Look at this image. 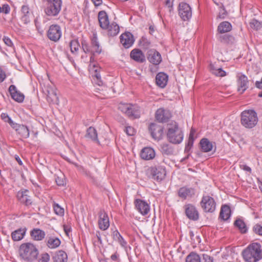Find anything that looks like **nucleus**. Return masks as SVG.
<instances>
[{
    "mask_svg": "<svg viewBox=\"0 0 262 262\" xmlns=\"http://www.w3.org/2000/svg\"><path fill=\"white\" fill-rule=\"evenodd\" d=\"M167 138L169 142L174 144L182 142L184 137L183 132L177 122L170 121L167 125Z\"/></svg>",
    "mask_w": 262,
    "mask_h": 262,
    "instance_id": "1",
    "label": "nucleus"
},
{
    "mask_svg": "<svg viewBox=\"0 0 262 262\" xmlns=\"http://www.w3.org/2000/svg\"><path fill=\"white\" fill-rule=\"evenodd\" d=\"M244 259L246 262H257L262 258L261 245L257 243L249 245L242 252Z\"/></svg>",
    "mask_w": 262,
    "mask_h": 262,
    "instance_id": "2",
    "label": "nucleus"
},
{
    "mask_svg": "<svg viewBox=\"0 0 262 262\" xmlns=\"http://www.w3.org/2000/svg\"><path fill=\"white\" fill-rule=\"evenodd\" d=\"M20 257L27 262H33L36 260L39 254L36 246L31 243L22 244L19 249Z\"/></svg>",
    "mask_w": 262,
    "mask_h": 262,
    "instance_id": "3",
    "label": "nucleus"
},
{
    "mask_svg": "<svg viewBox=\"0 0 262 262\" xmlns=\"http://www.w3.org/2000/svg\"><path fill=\"white\" fill-rule=\"evenodd\" d=\"M241 122L242 125L247 128H252L258 122V117L256 112L253 110L243 111L241 113Z\"/></svg>",
    "mask_w": 262,
    "mask_h": 262,
    "instance_id": "4",
    "label": "nucleus"
},
{
    "mask_svg": "<svg viewBox=\"0 0 262 262\" xmlns=\"http://www.w3.org/2000/svg\"><path fill=\"white\" fill-rule=\"evenodd\" d=\"M118 109L130 119H136L140 117V108L137 105L120 103L118 105Z\"/></svg>",
    "mask_w": 262,
    "mask_h": 262,
    "instance_id": "5",
    "label": "nucleus"
},
{
    "mask_svg": "<svg viewBox=\"0 0 262 262\" xmlns=\"http://www.w3.org/2000/svg\"><path fill=\"white\" fill-rule=\"evenodd\" d=\"M148 177L157 181H161L166 176V170L161 166H155L148 168L146 171Z\"/></svg>",
    "mask_w": 262,
    "mask_h": 262,
    "instance_id": "6",
    "label": "nucleus"
},
{
    "mask_svg": "<svg viewBox=\"0 0 262 262\" xmlns=\"http://www.w3.org/2000/svg\"><path fill=\"white\" fill-rule=\"evenodd\" d=\"M48 6L45 9V13L48 16H56L61 10V0H46Z\"/></svg>",
    "mask_w": 262,
    "mask_h": 262,
    "instance_id": "7",
    "label": "nucleus"
},
{
    "mask_svg": "<svg viewBox=\"0 0 262 262\" xmlns=\"http://www.w3.org/2000/svg\"><path fill=\"white\" fill-rule=\"evenodd\" d=\"M203 210L206 212H213L215 210L216 203L213 198L209 195H204L200 202Z\"/></svg>",
    "mask_w": 262,
    "mask_h": 262,
    "instance_id": "8",
    "label": "nucleus"
},
{
    "mask_svg": "<svg viewBox=\"0 0 262 262\" xmlns=\"http://www.w3.org/2000/svg\"><path fill=\"white\" fill-rule=\"evenodd\" d=\"M179 13L183 20H187L191 17V9L188 4L182 2L179 4Z\"/></svg>",
    "mask_w": 262,
    "mask_h": 262,
    "instance_id": "9",
    "label": "nucleus"
},
{
    "mask_svg": "<svg viewBox=\"0 0 262 262\" xmlns=\"http://www.w3.org/2000/svg\"><path fill=\"white\" fill-rule=\"evenodd\" d=\"M47 36L48 38L55 42L58 41L61 36V31L58 25H51L48 31Z\"/></svg>",
    "mask_w": 262,
    "mask_h": 262,
    "instance_id": "10",
    "label": "nucleus"
},
{
    "mask_svg": "<svg viewBox=\"0 0 262 262\" xmlns=\"http://www.w3.org/2000/svg\"><path fill=\"white\" fill-rule=\"evenodd\" d=\"M149 130L152 137L157 140L162 139L163 134V127L155 123H151L149 125Z\"/></svg>",
    "mask_w": 262,
    "mask_h": 262,
    "instance_id": "11",
    "label": "nucleus"
},
{
    "mask_svg": "<svg viewBox=\"0 0 262 262\" xmlns=\"http://www.w3.org/2000/svg\"><path fill=\"white\" fill-rule=\"evenodd\" d=\"M155 117L159 122L164 123L167 122L171 117V114L169 110L160 108L156 111Z\"/></svg>",
    "mask_w": 262,
    "mask_h": 262,
    "instance_id": "12",
    "label": "nucleus"
},
{
    "mask_svg": "<svg viewBox=\"0 0 262 262\" xmlns=\"http://www.w3.org/2000/svg\"><path fill=\"white\" fill-rule=\"evenodd\" d=\"M98 225L100 229L106 230L110 226L108 215L104 210H101L99 213Z\"/></svg>",
    "mask_w": 262,
    "mask_h": 262,
    "instance_id": "13",
    "label": "nucleus"
},
{
    "mask_svg": "<svg viewBox=\"0 0 262 262\" xmlns=\"http://www.w3.org/2000/svg\"><path fill=\"white\" fill-rule=\"evenodd\" d=\"M185 211L187 217L193 221H196L199 217V212L195 207L192 204H188L184 206Z\"/></svg>",
    "mask_w": 262,
    "mask_h": 262,
    "instance_id": "14",
    "label": "nucleus"
},
{
    "mask_svg": "<svg viewBox=\"0 0 262 262\" xmlns=\"http://www.w3.org/2000/svg\"><path fill=\"white\" fill-rule=\"evenodd\" d=\"M48 101L53 103H57L59 101L57 96L56 90L51 86H47L44 90Z\"/></svg>",
    "mask_w": 262,
    "mask_h": 262,
    "instance_id": "15",
    "label": "nucleus"
},
{
    "mask_svg": "<svg viewBox=\"0 0 262 262\" xmlns=\"http://www.w3.org/2000/svg\"><path fill=\"white\" fill-rule=\"evenodd\" d=\"M29 190L25 189L17 192V198L18 201L26 206L32 204V201L31 196L29 195Z\"/></svg>",
    "mask_w": 262,
    "mask_h": 262,
    "instance_id": "16",
    "label": "nucleus"
},
{
    "mask_svg": "<svg viewBox=\"0 0 262 262\" xmlns=\"http://www.w3.org/2000/svg\"><path fill=\"white\" fill-rule=\"evenodd\" d=\"M135 206L137 210L143 215H146L150 210V207L148 203L140 199H137L135 202Z\"/></svg>",
    "mask_w": 262,
    "mask_h": 262,
    "instance_id": "17",
    "label": "nucleus"
},
{
    "mask_svg": "<svg viewBox=\"0 0 262 262\" xmlns=\"http://www.w3.org/2000/svg\"><path fill=\"white\" fill-rule=\"evenodd\" d=\"M195 189L191 187H187L186 186L180 188L178 190V196L186 200L187 198H192L195 194Z\"/></svg>",
    "mask_w": 262,
    "mask_h": 262,
    "instance_id": "18",
    "label": "nucleus"
},
{
    "mask_svg": "<svg viewBox=\"0 0 262 262\" xmlns=\"http://www.w3.org/2000/svg\"><path fill=\"white\" fill-rule=\"evenodd\" d=\"M120 42L125 48H128L134 42L133 35L129 32L122 34L120 37Z\"/></svg>",
    "mask_w": 262,
    "mask_h": 262,
    "instance_id": "19",
    "label": "nucleus"
},
{
    "mask_svg": "<svg viewBox=\"0 0 262 262\" xmlns=\"http://www.w3.org/2000/svg\"><path fill=\"white\" fill-rule=\"evenodd\" d=\"M147 59L148 61L155 65H158L162 61L161 54L157 51L151 50L148 52Z\"/></svg>",
    "mask_w": 262,
    "mask_h": 262,
    "instance_id": "20",
    "label": "nucleus"
},
{
    "mask_svg": "<svg viewBox=\"0 0 262 262\" xmlns=\"http://www.w3.org/2000/svg\"><path fill=\"white\" fill-rule=\"evenodd\" d=\"M13 125L12 128L15 130L21 138L26 139L29 137V130L26 126L16 123Z\"/></svg>",
    "mask_w": 262,
    "mask_h": 262,
    "instance_id": "21",
    "label": "nucleus"
},
{
    "mask_svg": "<svg viewBox=\"0 0 262 262\" xmlns=\"http://www.w3.org/2000/svg\"><path fill=\"white\" fill-rule=\"evenodd\" d=\"M21 21L25 25L28 24L30 22L32 18V14L30 11L29 8L28 6L24 5L21 7Z\"/></svg>",
    "mask_w": 262,
    "mask_h": 262,
    "instance_id": "22",
    "label": "nucleus"
},
{
    "mask_svg": "<svg viewBox=\"0 0 262 262\" xmlns=\"http://www.w3.org/2000/svg\"><path fill=\"white\" fill-rule=\"evenodd\" d=\"M98 18L100 27L103 29H107L108 28L109 20L108 17L104 11H100L98 13Z\"/></svg>",
    "mask_w": 262,
    "mask_h": 262,
    "instance_id": "23",
    "label": "nucleus"
},
{
    "mask_svg": "<svg viewBox=\"0 0 262 262\" xmlns=\"http://www.w3.org/2000/svg\"><path fill=\"white\" fill-rule=\"evenodd\" d=\"M9 91L12 99L18 102L24 101V95L17 90L14 85H11L9 88Z\"/></svg>",
    "mask_w": 262,
    "mask_h": 262,
    "instance_id": "24",
    "label": "nucleus"
},
{
    "mask_svg": "<svg viewBox=\"0 0 262 262\" xmlns=\"http://www.w3.org/2000/svg\"><path fill=\"white\" fill-rule=\"evenodd\" d=\"M156 153L154 149L151 147L143 148L140 153V157L142 159L149 160L155 157Z\"/></svg>",
    "mask_w": 262,
    "mask_h": 262,
    "instance_id": "25",
    "label": "nucleus"
},
{
    "mask_svg": "<svg viewBox=\"0 0 262 262\" xmlns=\"http://www.w3.org/2000/svg\"><path fill=\"white\" fill-rule=\"evenodd\" d=\"M237 83L239 86L238 91L242 90V93H243L248 88L247 84L249 82L248 78L244 74H238L237 76Z\"/></svg>",
    "mask_w": 262,
    "mask_h": 262,
    "instance_id": "26",
    "label": "nucleus"
},
{
    "mask_svg": "<svg viewBox=\"0 0 262 262\" xmlns=\"http://www.w3.org/2000/svg\"><path fill=\"white\" fill-rule=\"evenodd\" d=\"M168 76L163 72L159 73L156 77L157 84L160 88H164L167 84L168 81Z\"/></svg>",
    "mask_w": 262,
    "mask_h": 262,
    "instance_id": "27",
    "label": "nucleus"
},
{
    "mask_svg": "<svg viewBox=\"0 0 262 262\" xmlns=\"http://www.w3.org/2000/svg\"><path fill=\"white\" fill-rule=\"evenodd\" d=\"M130 56L133 59L138 62L142 63L145 60L144 54L139 49L133 50L130 52Z\"/></svg>",
    "mask_w": 262,
    "mask_h": 262,
    "instance_id": "28",
    "label": "nucleus"
},
{
    "mask_svg": "<svg viewBox=\"0 0 262 262\" xmlns=\"http://www.w3.org/2000/svg\"><path fill=\"white\" fill-rule=\"evenodd\" d=\"M45 232L38 228H34L30 232L31 238L35 241H41L45 237Z\"/></svg>",
    "mask_w": 262,
    "mask_h": 262,
    "instance_id": "29",
    "label": "nucleus"
},
{
    "mask_svg": "<svg viewBox=\"0 0 262 262\" xmlns=\"http://www.w3.org/2000/svg\"><path fill=\"white\" fill-rule=\"evenodd\" d=\"M27 231L26 228H19L11 233V237L14 241H19L23 239Z\"/></svg>",
    "mask_w": 262,
    "mask_h": 262,
    "instance_id": "30",
    "label": "nucleus"
},
{
    "mask_svg": "<svg viewBox=\"0 0 262 262\" xmlns=\"http://www.w3.org/2000/svg\"><path fill=\"white\" fill-rule=\"evenodd\" d=\"M200 147L203 152H207L211 151L213 148V144L207 138H203L200 142Z\"/></svg>",
    "mask_w": 262,
    "mask_h": 262,
    "instance_id": "31",
    "label": "nucleus"
},
{
    "mask_svg": "<svg viewBox=\"0 0 262 262\" xmlns=\"http://www.w3.org/2000/svg\"><path fill=\"white\" fill-rule=\"evenodd\" d=\"M231 215V209L227 205H224L222 206L220 212V218L223 221H227L229 219Z\"/></svg>",
    "mask_w": 262,
    "mask_h": 262,
    "instance_id": "32",
    "label": "nucleus"
},
{
    "mask_svg": "<svg viewBox=\"0 0 262 262\" xmlns=\"http://www.w3.org/2000/svg\"><path fill=\"white\" fill-rule=\"evenodd\" d=\"M85 137L91 139L92 141L99 144L97 138V133L96 129L93 127H90L87 129Z\"/></svg>",
    "mask_w": 262,
    "mask_h": 262,
    "instance_id": "33",
    "label": "nucleus"
},
{
    "mask_svg": "<svg viewBox=\"0 0 262 262\" xmlns=\"http://www.w3.org/2000/svg\"><path fill=\"white\" fill-rule=\"evenodd\" d=\"M232 28V25L229 22L225 21L219 24L217 27V31L221 34H223L230 31Z\"/></svg>",
    "mask_w": 262,
    "mask_h": 262,
    "instance_id": "34",
    "label": "nucleus"
},
{
    "mask_svg": "<svg viewBox=\"0 0 262 262\" xmlns=\"http://www.w3.org/2000/svg\"><path fill=\"white\" fill-rule=\"evenodd\" d=\"M91 45L93 49V51L100 54L101 52V49L98 41L97 35L96 32L93 33V36L91 38Z\"/></svg>",
    "mask_w": 262,
    "mask_h": 262,
    "instance_id": "35",
    "label": "nucleus"
},
{
    "mask_svg": "<svg viewBox=\"0 0 262 262\" xmlns=\"http://www.w3.org/2000/svg\"><path fill=\"white\" fill-rule=\"evenodd\" d=\"M67 258L66 253L62 250L57 251L53 256L54 262H66Z\"/></svg>",
    "mask_w": 262,
    "mask_h": 262,
    "instance_id": "36",
    "label": "nucleus"
},
{
    "mask_svg": "<svg viewBox=\"0 0 262 262\" xmlns=\"http://www.w3.org/2000/svg\"><path fill=\"white\" fill-rule=\"evenodd\" d=\"M108 35L111 36H114L117 35L119 32V27L116 23H112L110 26L108 25Z\"/></svg>",
    "mask_w": 262,
    "mask_h": 262,
    "instance_id": "37",
    "label": "nucleus"
},
{
    "mask_svg": "<svg viewBox=\"0 0 262 262\" xmlns=\"http://www.w3.org/2000/svg\"><path fill=\"white\" fill-rule=\"evenodd\" d=\"M161 152L163 155H171L173 153V149L168 144L163 143L161 145Z\"/></svg>",
    "mask_w": 262,
    "mask_h": 262,
    "instance_id": "38",
    "label": "nucleus"
},
{
    "mask_svg": "<svg viewBox=\"0 0 262 262\" xmlns=\"http://www.w3.org/2000/svg\"><path fill=\"white\" fill-rule=\"evenodd\" d=\"M113 239L117 241L122 247H125L126 242L124 241L122 236L117 230H115L112 233Z\"/></svg>",
    "mask_w": 262,
    "mask_h": 262,
    "instance_id": "39",
    "label": "nucleus"
},
{
    "mask_svg": "<svg viewBox=\"0 0 262 262\" xmlns=\"http://www.w3.org/2000/svg\"><path fill=\"white\" fill-rule=\"evenodd\" d=\"M218 40L223 43H232L234 41V38L231 35L224 34L220 35L218 37Z\"/></svg>",
    "mask_w": 262,
    "mask_h": 262,
    "instance_id": "40",
    "label": "nucleus"
},
{
    "mask_svg": "<svg viewBox=\"0 0 262 262\" xmlns=\"http://www.w3.org/2000/svg\"><path fill=\"white\" fill-rule=\"evenodd\" d=\"M234 226L237 227L242 233H246L247 228L244 222L240 219H237L234 223Z\"/></svg>",
    "mask_w": 262,
    "mask_h": 262,
    "instance_id": "41",
    "label": "nucleus"
},
{
    "mask_svg": "<svg viewBox=\"0 0 262 262\" xmlns=\"http://www.w3.org/2000/svg\"><path fill=\"white\" fill-rule=\"evenodd\" d=\"M60 241L58 238L50 237L47 242V245L50 248H55L60 244Z\"/></svg>",
    "mask_w": 262,
    "mask_h": 262,
    "instance_id": "42",
    "label": "nucleus"
},
{
    "mask_svg": "<svg viewBox=\"0 0 262 262\" xmlns=\"http://www.w3.org/2000/svg\"><path fill=\"white\" fill-rule=\"evenodd\" d=\"M186 262H200V256L194 252H191L186 258Z\"/></svg>",
    "mask_w": 262,
    "mask_h": 262,
    "instance_id": "43",
    "label": "nucleus"
},
{
    "mask_svg": "<svg viewBox=\"0 0 262 262\" xmlns=\"http://www.w3.org/2000/svg\"><path fill=\"white\" fill-rule=\"evenodd\" d=\"M71 51L72 53L77 54L80 47V45L77 40H72L70 42Z\"/></svg>",
    "mask_w": 262,
    "mask_h": 262,
    "instance_id": "44",
    "label": "nucleus"
},
{
    "mask_svg": "<svg viewBox=\"0 0 262 262\" xmlns=\"http://www.w3.org/2000/svg\"><path fill=\"white\" fill-rule=\"evenodd\" d=\"M249 25L251 28L255 30H260L262 27L261 23L255 19H252L250 22Z\"/></svg>",
    "mask_w": 262,
    "mask_h": 262,
    "instance_id": "45",
    "label": "nucleus"
},
{
    "mask_svg": "<svg viewBox=\"0 0 262 262\" xmlns=\"http://www.w3.org/2000/svg\"><path fill=\"white\" fill-rule=\"evenodd\" d=\"M150 44V42L145 37H142L139 41L140 47L144 49H147L149 48Z\"/></svg>",
    "mask_w": 262,
    "mask_h": 262,
    "instance_id": "46",
    "label": "nucleus"
},
{
    "mask_svg": "<svg viewBox=\"0 0 262 262\" xmlns=\"http://www.w3.org/2000/svg\"><path fill=\"white\" fill-rule=\"evenodd\" d=\"M221 5V9L219 13V14L217 16V18L220 19H224L225 17L227 15V12L225 10V8L222 3L220 4Z\"/></svg>",
    "mask_w": 262,
    "mask_h": 262,
    "instance_id": "47",
    "label": "nucleus"
},
{
    "mask_svg": "<svg viewBox=\"0 0 262 262\" xmlns=\"http://www.w3.org/2000/svg\"><path fill=\"white\" fill-rule=\"evenodd\" d=\"M55 213L58 215L62 216L64 214V209L61 208L58 204H55L53 206Z\"/></svg>",
    "mask_w": 262,
    "mask_h": 262,
    "instance_id": "48",
    "label": "nucleus"
},
{
    "mask_svg": "<svg viewBox=\"0 0 262 262\" xmlns=\"http://www.w3.org/2000/svg\"><path fill=\"white\" fill-rule=\"evenodd\" d=\"M1 118L5 122H8L12 127L13 126V124H14L15 123L6 113H2L1 114Z\"/></svg>",
    "mask_w": 262,
    "mask_h": 262,
    "instance_id": "49",
    "label": "nucleus"
},
{
    "mask_svg": "<svg viewBox=\"0 0 262 262\" xmlns=\"http://www.w3.org/2000/svg\"><path fill=\"white\" fill-rule=\"evenodd\" d=\"M81 46H82V49L84 53H87L90 52L91 51L90 49V47L86 40H82Z\"/></svg>",
    "mask_w": 262,
    "mask_h": 262,
    "instance_id": "50",
    "label": "nucleus"
},
{
    "mask_svg": "<svg viewBox=\"0 0 262 262\" xmlns=\"http://www.w3.org/2000/svg\"><path fill=\"white\" fill-rule=\"evenodd\" d=\"M50 256L47 253H42L38 259V262H49Z\"/></svg>",
    "mask_w": 262,
    "mask_h": 262,
    "instance_id": "51",
    "label": "nucleus"
},
{
    "mask_svg": "<svg viewBox=\"0 0 262 262\" xmlns=\"http://www.w3.org/2000/svg\"><path fill=\"white\" fill-rule=\"evenodd\" d=\"M10 8L8 4H4L2 6H0V13L8 14L10 12Z\"/></svg>",
    "mask_w": 262,
    "mask_h": 262,
    "instance_id": "52",
    "label": "nucleus"
},
{
    "mask_svg": "<svg viewBox=\"0 0 262 262\" xmlns=\"http://www.w3.org/2000/svg\"><path fill=\"white\" fill-rule=\"evenodd\" d=\"M253 230L256 234L262 236V226L256 224L253 227Z\"/></svg>",
    "mask_w": 262,
    "mask_h": 262,
    "instance_id": "53",
    "label": "nucleus"
},
{
    "mask_svg": "<svg viewBox=\"0 0 262 262\" xmlns=\"http://www.w3.org/2000/svg\"><path fill=\"white\" fill-rule=\"evenodd\" d=\"M213 74L216 76L223 77L226 75V72L222 68H219L215 71H213Z\"/></svg>",
    "mask_w": 262,
    "mask_h": 262,
    "instance_id": "54",
    "label": "nucleus"
},
{
    "mask_svg": "<svg viewBox=\"0 0 262 262\" xmlns=\"http://www.w3.org/2000/svg\"><path fill=\"white\" fill-rule=\"evenodd\" d=\"M55 181L57 185L58 186H63L65 183L64 177L63 176L61 177L57 176L55 178Z\"/></svg>",
    "mask_w": 262,
    "mask_h": 262,
    "instance_id": "55",
    "label": "nucleus"
},
{
    "mask_svg": "<svg viewBox=\"0 0 262 262\" xmlns=\"http://www.w3.org/2000/svg\"><path fill=\"white\" fill-rule=\"evenodd\" d=\"M125 132L128 136H133L135 133V130L133 127L127 126L125 128Z\"/></svg>",
    "mask_w": 262,
    "mask_h": 262,
    "instance_id": "56",
    "label": "nucleus"
},
{
    "mask_svg": "<svg viewBox=\"0 0 262 262\" xmlns=\"http://www.w3.org/2000/svg\"><path fill=\"white\" fill-rule=\"evenodd\" d=\"M200 262H213V258L207 254H203V259Z\"/></svg>",
    "mask_w": 262,
    "mask_h": 262,
    "instance_id": "57",
    "label": "nucleus"
},
{
    "mask_svg": "<svg viewBox=\"0 0 262 262\" xmlns=\"http://www.w3.org/2000/svg\"><path fill=\"white\" fill-rule=\"evenodd\" d=\"M3 41L5 42V43L9 47H12L13 45L12 41L9 37L5 36L3 38Z\"/></svg>",
    "mask_w": 262,
    "mask_h": 262,
    "instance_id": "58",
    "label": "nucleus"
},
{
    "mask_svg": "<svg viewBox=\"0 0 262 262\" xmlns=\"http://www.w3.org/2000/svg\"><path fill=\"white\" fill-rule=\"evenodd\" d=\"M194 140L188 139L187 144L185 146V150H189L193 145Z\"/></svg>",
    "mask_w": 262,
    "mask_h": 262,
    "instance_id": "59",
    "label": "nucleus"
},
{
    "mask_svg": "<svg viewBox=\"0 0 262 262\" xmlns=\"http://www.w3.org/2000/svg\"><path fill=\"white\" fill-rule=\"evenodd\" d=\"M6 77L5 72L3 71L2 68L0 67V82H3L6 78Z\"/></svg>",
    "mask_w": 262,
    "mask_h": 262,
    "instance_id": "60",
    "label": "nucleus"
},
{
    "mask_svg": "<svg viewBox=\"0 0 262 262\" xmlns=\"http://www.w3.org/2000/svg\"><path fill=\"white\" fill-rule=\"evenodd\" d=\"M119 254L117 252H116L114 254L112 255V256H111V258L112 260L118 261L119 260Z\"/></svg>",
    "mask_w": 262,
    "mask_h": 262,
    "instance_id": "61",
    "label": "nucleus"
},
{
    "mask_svg": "<svg viewBox=\"0 0 262 262\" xmlns=\"http://www.w3.org/2000/svg\"><path fill=\"white\" fill-rule=\"evenodd\" d=\"M240 167L245 171H248L249 172H251V168L246 165H241Z\"/></svg>",
    "mask_w": 262,
    "mask_h": 262,
    "instance_id": "62",
    "label": "nucleus"
},
{
    "mask_svg": "<svg viewBox=\"0 0 262 262\" xmlns=\"http://www.w3.org/2000/svg\"><path fill=\"white\" fill-rule=\"evenodd\" d=\"M64 231L67 234V235L69 236V233L71 232V227L67 225L63 226Z\"/></svg>",
    "mask_w": 262,
    "mask_h": 262,
    "instance_id": "63",
    "label": "nucleus"
},
{
    "mask_svg": "<svg viewBox=\"0 0 262 262\" xmlns=\"http://www.w3.org/2000/svg\"><path fill=\"white\" fill-rule=\"evenodd\" d=\"M93 79H97V80L99 78H101V76L100 74L98 72V69L95 70V74L93 76Z\"/></svg>",
    "mask_w": 262,
    "mask_h": 262,
    "instance_id": "64",
    "label": "nucleus"
}]
</instances>
